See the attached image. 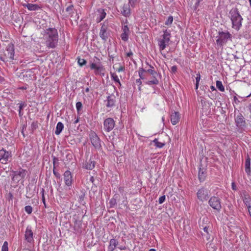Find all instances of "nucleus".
<instances>
[{
    "label": "nucleus",
    "instance_id": "f257e3e1",
    "mask_svg": "<svg viewBox=\"0 0 251 251\" xmlns=\"http://www.w3.org/2000/svg\"><path fill=\"white\" fill-rule=\"evenodd\" d=\"M44 39L46 46L51 49H54L58 45V34L55 28H48L45 30Z\"/></svg>",
    "mask_w": 251,
    "mask_h": 251
},
{
    "label": "nucleus",
    "instance_id": "f03ea898",
    "mask_svg": "<svg viewBox=\"0 0 251 251\" xmlns=\"http://www.w3.org/2000/svg\"><path fill=\"white\" fill-rule=\"evenodd\" d=\"M230 20L232 22V27L238 31L241 26L243 18L240 15L238 9L237 8H232L229 13Z\"/></svg>",
    "mask_w": 251,
    "mask_h": 251
},
{
    "label": "nucleus",
    "instance_id": "7ed1b4c3",
    "mask_svg": "<svg viewBox=\"0 0 251 251\" xmlns=\"http://www.w3.org/2000/svg\"><path fill=\"white\" fill-rule=\"evenodd\" d=\"M232 37V35L228 31L224 32L223 31H219L218 32V35L216 36L217 38L216 43L220 47H223L228 41H231Z\"/></svg>",
    "mask_w": 251,
    "mask_h": 251
},
{
    "label": "nucleus",
    "instance_id": "20e7f679",
    "mask_svg": "<svg viewBox=\"0 0 251 251\" xmlns=\"http://www.w3.org/2000/svg\"><path fill=\"white\" fill-rule=\"evenodd\" d=\"M235 123L237 128L241 132L244 131L247 127V123L246 119L242 113H239L235 117Z\"/></svg>",
    "mask_w": 251,
    "mask_h": 251
},
{
    "label": "nucleus",
    "instance_id": "39448f33",
    "mask_svg": "<svg viewBox=\"0 0 251 251\" xmlns=\"http://www.w3.org/2000/svg\"><path fill=\"white\" fill-rule=\"evenodd\" d=\"M89 138L91 142L95 149L100 151L102 149L101 140L97 134L94 131H91L89 134Z\"/></svg>",
    "mask_w": 251,
    "mask_h": 251
},
{
    "label": "nucleus",
    "instance_id": "423d86ee",
    "mask_svg": "<svg viewBox=\"0 0 251 251\" xmlns=\"http://www.w3.org/2000/svg\"><path fill=\"white\" fill-rule=\"evenodd\" d=\"M101 26L100 31V36L103 42H106L109 36V32L108 31V23L105 21L101 24Z\"/></svg>",
    "mask_w": 251,
    "mask_h": 251
},
{
    "label": "nucleus",
    "instance_id": "0eeeda50",
    "mask_svg": "<svg viewBox=\"0 0 251 251\" xmlns=\"http://www.w3.org/2000/svg\"><path fill=\"white\" fill-rule=\"evenodd\" d=\"M209 193L210 191L208 189L204 187L201 188L197 193L198 199L201 202L207 201L209 198Z\"/></svg>",
    "mask_w": 251,
    "mask_h": 251
},
{
    "label": "nucleus",
    "instance_id": "6e6552de",
    "mask_svg": "<svg viewBox=\"0 0 251 251\" xmlns=\"http://www.w3.org/2000/svg\"><path fill=\"white\" fill-rule=\"evenodd\" d=\"M209 205L217 211H220L221 209L220 199L217 197H212L208 201Z\"/></svg>",
    "mask_w": 251,
    "mask_h": 251
},
{
    "label": "nucleus",
    "instance_id": "1a4fd4ad",
    "mask_svg": "<svg viewBox=\"0 0 251 251\" xmlns=\"http://www.w3.org/2000/svg\"><path fill=\"white\" fill-rule=\"evenodd\" d=\"M145 73L150 74L152 75V80L146 82V84L151 85L153 84L157 85L159 83V81L156 78V76L158 75V74L155 70L151 69H146Z\"/></svg>",
    "mask_w": 251,
    "mask_h": 251
},
{
    "label": "nucleus",
    "instance_id": "9d476101",
    "mask_svg": "<svg viewBox=\"0 0 251 251\" xmlns=\"http://www.w3.org/2000/svg\"><path fill=\"white\" fill-rule=\"evenodd\" d=\"M104 129L107 132L111 131L115 126V121L111 118H108L106 119L104 122Z\"/></svg>",
    "mask_w": 251,
    "mask_h": 251
},
{
    "label": "nucleus",
    "instance_id": "9b49d317",
    "mask_svg": "<svg viewBox=\"0 0 251 251\" xmlns=\"http://www.w3.org/2000/svg\"><path fill=\"white\" fill-rule=\"evenodd\" d=\"M10 157H11V152L6 151L3 148L0 150V161L2 163H6Z\"/></svg>",
    "mask_w": 251,
    "mask_h": 251
},
{
    "label": "nucleus",
    "instance_id": "f8f14e48",
    "mask_svg": "<svg viewBox=\"0 0 251 251\" xmlns=\"http://www.w3.org/2000/svg\"><path fill=\"white\" fill-rule=\"evenodd\" d=\"M90 67L91 70H94V73L96 75H99L101 74V72H105V69L102 64L99 62V64L97 65L96 63H92L90 64Z\"/></svg>",
    "mask_w": 251,
    "mask_h": 251
},
{
    "label": "nucleus",
    "instance_id": "ddd939ff",
    "mask_svg": "<svg viewBox=\"0 0 251 251\" xmlns=\"http://www.w3.org/2000/svg\"><path fill=\"white\" fill-rule=\"evenodd\" d=\"M116 97L114 94H111L106 97V100H104L105 106L108 108H111L115 106Z\"/></svg>",
    "mask_w": 251,
    "mask_h": 251
},
{
    "label": "nucleus",
    "instance_id": "4468645a",
    "mask_svg": "<svg viewBox=\"0 0 251 251\" xmlns=\"http://www.w3.org/2000/svg\"><path fill=\"white\" fill-rule=\"evenodd\" d=\"M25 240L28 243H31L33 242V233L31 229V227L30 226H28L26 227L25 234Z\"/></svg>",
    "mask_w": 251,
    "mask_h": 251
},
{
    "label": "nucleus",
    "instance_id": "2eb2a0df",
    "mask_svg": "<svg viewBox=\"0 0 251 251\" xmlns=\"http://www.w3.org/2000/svg\"><path fill=\"white\" fill-rule=\"evenodd\" d=\"M4 55L7 58L13 59L14 56V46L12 44H9L7 47L6 50L4 52Z\"/></svg>",
    "mask_w": 251,
    "mask_h": 251
},
{
    "label": "nucleus",
    "instance_id": "dca6fc26",
    "mask_svg": "<svg viewBox=\"0 0 251 251\" xmlns=\"http://www.w3.org/2000/svg\"><path fill=\"white\" fill-rule=\"evenodd\" d=\"M251 23H249L248 25L246 26L245 30L243 31L242 35L244 38L246 39H250L251 37Z\"/></svg>",
    "mask_w": 251,
    "mask_h": 251
},
{
    "label": "nucleus",
    "instance_id": "f3484780",
    "mask_svg": "<svg viewBox=\"0 0 251 251\" xmlns=\"http://www.w3.org/2000/svg\"><path fill=\"white\" fill-rule=\"evenodd\" d=\"M22 5L26 7L30 11H36L40 9L41 7L38 4L33 3H23Z\"/></svg>",
    "mask_w": 251,
    "mask_h": 251
},
{
    "label": "nucleus",
    "instance_id": "a211bd4d",
    "mask_svg": "<svg viewBox=\"0 0 251 251\" xmlns=\"http://www.w3.org/2000/svg\"><path fill=\"white\" fill-rule=\"evenodd\" d=\"M179 119L178 112H175L171 115V122L173 125H176L179 122Z\"/></svg>",
    "mask_w": 251,
    "mask_h": 251
},
{
    "label": "nucleus",
    "instance_id": "6ab92c4d",
    "mask_svg": "<svg viewBox=\"0 0 251 251\" xmlns=\"http://www.w3.org/2000/svg\"><path fill=\"white\" fill-rule=\"evenodd\" d=\"M118 245V241L115 239H110L109 244L107 248L108 251H113Z\"/></svg>",
    "mask_w": 251,
    "mask_h": 251
},
{
    "label": "nucleus",
    "instance_id": "aec40b11",
    "mask_svg": "<svg viewBox=\"0 0 251 251\" xmlns=\"http://www.w3.org/2000/svg\"><path fill=\"white\" fill-rule=\"evenodd\" d=\"M121 12L122 15L125 17H129L131 14L129 5L127 4H124L123 7V11H122Z\"/></svg>",
    "mask_w": 251,
    "mask_h": 251
},
{
    "label": "nucleus",
    "instance_id": "412c9836",
    "mask_svg": "<svg viewBox=\"0 0 251 251\" xmlns=\"http://www.w3.org/2000/svg\"><path fill=\"white\" fill-rule=\"evenodd\" d=\"M244 197L243 200L245 204L247 206L248 209L251 208V200L250 198L246 194L245 192H243Z\"/></svg>",
    "mask_w": 251,
    "mask_h": 251
},
{
    "label": "nucleus",
    "instance_id": "4be33fe9",
    "mask_svg": "<svg viewBox=\"0 0 251 251\" xmlns=\"http://www.w3.org/2000/svg\"><path fill=\"white\" fill-rule=\"evenodd\" d=\"M201 103L203 110L205 109L206 110H209V112H210V107L212 105V102L208 101H206L204 100H201Z\"/></svg>",
    "mask_w": 251,
    "mask_h": 251
},
{
    "label": "nucleus",
    "instance_id": "5701e85b",
    "mask_svg": "<svg viewBox=\"0 0 251 251\" xmlns=\"http://www.w3.org/2000/svg\"><path fill=\"white\" fill-rule=\"evenodd\" d=\"M64 178L66 185L68 186H71L72 182V176L71 174H64Z\"/></svg>",
    "mask_w": 251,
    "mask_h": 251
},
{
    "label": "nucleus",
    "instance_id": "b1692460",
    "mask_svg": "<svg viewBox=\"0 0 251 251\" xmlns=\"http://www.w3.org/2000/svg\"><path fill=\"white\" fill-rule=\"evenodd\" d=\"M98 12L99 13V16L97 18V22L99 23L103 20V19L105 17L106 14L104 10L102 9H98Z\"/></svg>",
    "mask_w": 251,
    "mask_h": 251
},
{
    "label": "nucleus",
    "instance_id": "393cba45",
    "mask_svg": "<svg viewBox=\"0 0 251 251\" xmlns=\"http://www.w3.org/2000/svg\"><path fill=\"white\" fill-rule=\"evenodd\" d=\"M251 158L249 155L247 156L245 163V171L246 173L251 172Z\"/></svg>",
    "mask_w": 251,
    "mask_h": 251
},
{
    "label": "nucleus",
    "instance_id": "a878e982",
    "mask_svg": "<svg viewBox=\"0 0 251 251\" xmlns=\"http://www.w3.org/2000/svg\"><path fill=\"white\" fill-rule=\"evenodd\" d=\"M53 159V173H56L55 170L58 171L57 168L59 166V159L57 157H56L55 156H51Z\"/></svg>",
    "mask_w": 251,
    "mask_h": 251
},
{
    "label": "nucleus",
    "instance_id": "bb28decb",
    "mask_svg": "<svg viewBox=\"0 0 251 251\" xmlns=\"http://www.w3.org/2000/svg\"><path fill=\"white\" fill-rule=\"evenodd\" d=\"M64 128V125L63 124L59 122L57 124L56 129L55 131V133L56 135H59L60 134V133L62 132L63 129Z\"/></svg>",
    "mask_w": 251,
    "mask_h": 251
},
{
    "label": "nucleus",
    "instance_id": "cd10ccee",
    "mask_svg": "<svg viewBox=\"0 0 251 251\" xmlns=\"http://www.w3.org/2000/svg\"><path fill=\"white\" fill-rule=\"evenodd\" d=\"M95 167V161L90 159L85 163V168L87 170H92Z\"/></svg>",
    "mask_w": 251,
    "mask_h": 251
},
{
    "label": "nucleus",
    "instance_id": "c85d7f7f",
    "mask_svg": "<svg viewBox=\"0 0 251 251\" xmlns=\"http://www.w3.org/2000/svg\"><path fill=\"white\" fill-rule=\"evenodd\" d=\"M145 72L146 69H144L143 68H141L139 69L138 74L140 79H144L147 78V74L145 73Z\"/></svg>",
    "mask_w": 251,
    "mask_h": 251
},
{
    "label": "nucleus",
    "instance_id": "c756f323",
    "mask_svg": "<svg viewBox=\"0 0 251 251\" xmlns=\"http://www.w3.org/2000/svg\"><path fill=\"white\" fill-rule=\"evenodd\" d=\"M164 34L162 35L163 39H164L165 41H166L167 43H168L170 41V36L171 35L170 32L168 31L167 30H165L163 31Z\"/></svg>",
    "mask_w": 251,
    "mask_h": 251
},
{
    "label": "nucleus",
    "instance_id": "7c9ffc66",
    "mask_svg": "<svg viewBox=\"0 0 251 251\" xmlns=\"http://www.w3.org/2000/svg\"><path fill=\"white\" fill-rule=\"evenodd\" d=\"M27 104L25 102H22L20 103V105L19 106V117H22L23 115V112L22 111L23 109L26 106Z\"/></svg>",
    "mask_w": 251,
    "mask_h": 251
},
{
    "label": "nucleus",
    "instance_id": "2f4dec72",
    "mask_svg": "<svg viewBox=\"0 0 251 251\" xmlns=\"http://www.w3.org/2000/svg\"><path fill=\"white\" fill-rule=\"evenodd\" d=\"M166 41L164 39H160L159 40L158 45L160 50H164L166 47Z\"/></svg>",
    "mask_w": 251,
    "mask_h": 251
},
{
    "label": "nucleus",
    "instance_id": "473e14b6",
    "mask_svg": "<svg viewBox=\"0 0 251 251\" xmlns=\"http://www.w3.org/2000/svg\"><path fill=\"white\" fill-rule=\"evenodd\" d=\"M152 142L154 143V146L158 148H161L165 146V143L159 142L158 139L156 138L154 139Z\"/></svg>",
    "mask_w": 251,
    "mask_h": 251
},
{
    "label": "nucleus",
    "instance_id": "72a5a7b5",
    "mask_svg": "<svg viewBox=\"0 0 251 251\" xmlns=\"http://www.w3.org/2000/svg\"><path fill=\"white\" fill-rule=\"evenodd\" d=\"M82 104L81 102L78 101L76 103V108L77 110V113L78 114H80L82 113L81 111L82 109Z\"/></svg>",
    "mask_w": 251,
    "mask_h": 251
},
{
    "label": "nucleus",
    "instance_id": "f704fd0d",
    "mask_svg": "<svg viewBox=\"0 0 251 251\" xmlns=\"http://www.w3.org/2000/svg\"><path fill=\"white\" fill-rule=\"evenodd\" d=\"M110 75H111L112 79L115 82L118 83L120 86H121V84L120 83V80H119L118 76L115 73H112V72L110 73Z\"/></svg>",
    "mask_w": 251,
    "mask_h": 251
},
{
    "label": "nucleus",
    "instance_id": "c9c22d12",
    "mask_svg": "<svg viewBox=\"0 0 251 251\" xmlns=\"http://www.w3.org/2000/svg\"><path fill=\"white\" fill-rule=\"evenodd\" d=\"M216 87L220 91H225L224 86L223 85V84L221 81H216Z\"/></svg>",
    "mask_w": 251,
    "mask_h": 251
},
{
    "label": "nucleus",
    "instance_id": "e433bc0d",
    "mask_svg": "<svg viewBox=\"0 0 251 251\" xmlns=\"http://www.w3.org/2000/svg\"><path fill=\"white\" fill-rule=\"evenodd\" d=\"M129 33L123 32L121 35V39L124 41H127L128 40Z\"/></svg>",
    "mask_w": 251,
    "mask_h": 251
},
{
    "label": "nucleus",
    "instance_id": "4c0bfd02",
    "mask_svg": "<svg viewBox=\"0 0 251 251\" xmlns=\"http://www.w3.org/2000/svg\"><path fill=\"white\" fill-rule=\"evenodd\" d=\"M78 59V63L80 66H83V65H85L87 63V61L85 59L83 58H80V57L77 58Z\"/></svg>",
    "mask_w": 251,
    "mask_h": 251
},
{
    "label": "nucleus",
    "instance_id": "58836bf2",
    "mask_svg": "<svg viewBox=\"0 0 251 251\" xmlns=\"http://www.w3.org/2000/svg\"><path fill=\"white\" fill-rule=\"evenodd\" d=\"M140 0H128V3L130 6L134 8L135 6L136 3H139Z\"/></svg>",
    "mask_w": 251,
    "mask_h": 251
},
{
    "label": "nucleus",
    "instance_id": "ea45409f",
    "mask_svg": "<svg viewBox=\"0 0 251 251\" xmlns=\"http://www.w3.org/2000/svg\"><path fill=\"white\" fill-rule=\"evenodd\" d=\"M201 79V75L200 73L197 74V76L196 77V88L195 89L197 90L198 88L199 82Z\"/></svg>",
    "mask_w": 251,
    "mask_h": 251
},
{
    "label": "nucleus",
    "instance_id": "a19ab883",
    "mask_svg": "<svg viewBox=\"0 0 251 251\" xmlns=\"http://www.w3.org/2000/svg\"><path fill=\"white\" fill-rule=\"evenodd\" d=\"M173 21V17L172 16H169L167 19V20L165 22V25H171Z\"/></svg>",
    "mask_w": 251,
    "mask_h": 251
},
{
    "label": "nucleus",
    "instance_id": "79ce46f5",
    "mask_svg": "<svg viewBox=\"0 0 251 251\" xmlns=\"http://www.w3.org/2000/svg\"><path fill=\"white\" fill-rule=\"evenodd\" d=\"M66 11L68 12L69 14H72L74 12V5L71 4L68 6L66 9Z\"/></svg>",
    "mask_w": 251,
    "mask_h": 251
},
{
    "label": "nucleus",
    "instance_id": "37998d69",
    "mask_svg": "<svg viewBox=\"0 0 251 251\" xmlns=\"http://www.w3.org/2000/svg\"><path fill=\"white\" fill-rule=\"evenodd\" d=\"M38 122L37 121H35L32 122L31 125V128L32 130L33 131L34 130L38 128Z\"/></svg>",
    "mask_w": 251,
    "mask_h": 251
},
{
    "label": "nucleus",
    "instance_id": "c03bdc74",
    "mask_svg": "<svg viewBox=\"0 0 251 251\" xmlns=\"http://www.w3.org/2000/svg\"><path fill=\"white\" fill-rule=\"evenodd\" d=\"M25 211L27 214H30L32 212V207L31 206L27 205V206H25Z\"/></svg>",
    "mask_w": 251,
    "mask_h": 251
},
{
    "label": "nucleus",
    "instance_id": "a18cd8bd",
    "mask_svg": "<svg viewBox=\"0 0 251 251\" xmlns=\"http://www.w3.org/2000/svg\"><path fill=\"white\" fill-rule=\"evenodd\" d=\"M1 251H8V243L5 241L2 246Z\"/></svg>",
    "mask_w": 251,
    "mask_h": 251
},
{
    "label": "nucleus",
    "instance_id": "49530a36",
    "mask_svg": "<svg viewBox=\"0 0 251 251\" xmlns=\"http://www.w3.org/2000/svg\"><path fill=\"white\" fill-rule=\"evenodd\" d=\"M205 174H199V179L201 182L204 180L206 177Z\"/></svg>",
    "mask_w": 251,
    "mask_h": 251
},
{
    "label": "nucleus",
    "instance_id": "de8ad7c7",
    "mask_svg": "<svg viewBox=\"0 0 251 251\" xmlns=\"http://www.w3.org/2000/svg\"><path fill=\"white\" fill-rule=\"evenodd\" d=\"M165 199H166V197L165 195H163V196H161L159 198V200H158V203L159 204H162L165 201Z\"/></svg>",
    "mask_w": 251,
    "mask_h": 251
},
{
    "label": "nucleus",
    "instance_id": "09e8293b",
    "mask_svg": "<svg viewBox=\"0 0 251 251\" xmlns=\"http://www.w3.org/2000/svg\"><path fill=\"white\" fill-rule=\"evenodd\" d=\"M44 192H45V190L43 189H42V191H41L42 201H43L45 206L46 207V201H45V195H44Z\"/></svg>",
    "mask_w": 251,
    "mask_h": 251
},
{
    "label": "nucleus",
    "instance_id": "8fccbe9b",
    "mask_svg": "<svg viewBox=\"0 0 251 251\" xmlns=\"http://www.w3.org/2000/svg\"><path fill=\"white\" fill-rule=\"evenodd\" d=\"M203 0H197V1L194 6V10L196 11L197 10L198 7L200 5L201 2Z\"/></svg>",
    "mask_w": 251,
    "mask_h": 251
},
{
    "label": "nucleus",
    "instance_id": "3c124183",
    "mask_svg": "<svg viewBox=\"0 0 251 251\" xmlns=\"http://www.w3.org/2000/svg\"><path fill=\"white\" fill-rule=\"evenodd\" d=\"M111 207H113L116 204V201L115 199H112L109 201Z\"/></svg>",
    "mask_w": 251,
    "mask_h": 251
},
{
    "label": "nucleus",
    "instance_id": "603ef678",
    "mask_svg": "<svg viewBox=\"0 0 251 251\" xmlns=\"http://www.w3.org/2000/svg\"><path fill=\"white\" fill-rule=\"evenodd\" d=\"M122 30H123V32L129 33V29L127 25H124L122 27Z\"/></svg>",
    "mask_w": 251,
    "mask_h": 251
},
{
    "label": "nucleus",
    "instance_id": "864d4df0",
    "mask_svg": "<svg viewBox=\"0 0 251 251\" xmlns=\"http://www.w3.org/2000/svg\"><path fill=\"white\" fill-rule=\"evenodd\" d=\"M177 68L176 66H173L171 67V72L173 73H176L177 71Z\"/></svg>",
    "mask_w": 251,
    "mask_h": 251
},
{
    "label": "nucleus",
    "instance_id": "5fc2aeb1",
    "mask_svg": "<svg viewBox=\"0 0 251 251\" xmlns=\"http://www.w3.org/2000/svg\"><path fill=\"white\" fill-rule=\"evenodd\" d=\"M107 50L108 51V57H109L110 59H112V60H113L114 56V55L110 54V52H109V48H108Z\"/></svg>",
    "mask_w": 251,
    "mask_h": 251
},
{
    "label": "nucleus",
    "instance_id": "6e6d98bb",
    "mask_svg": "<svg viewBox=\"0 0 251 251\" xmlns=\"http://www.w3.org/2000/svg\"><path fill=\"white\" fill-rule=\"evenodd\" d=\"M125 70V67L124 66H120L118 69L117 71L120 72Z\"/></svg>",
    "mask_w": 251,
    "mask_h": 251
},
{
    "label": "nucleus",
    "instance_id": "4d7b16f0",
    "mask_svg": "<svg viewBox=\"0 0 251 251\" xmlns=\"http://www.w3.org/2000/svg\"><path fill=\"white\" fill-rule=\"evenodd\" d=\"M27 85L26 84L25 86H22V87H20L19 88V89H21V90H26L27 89Z\"/></svg>",
    "mask_w": 251,
    "mask_h": 251
},
{
    "label": "nucleus",
    "instance_id": "13d9d810",
    "mask_svg": "<svg viewBox=\"0 0 251 251\" xmlns=\"http://www.w3.org/2000/svg\"><path fill=\"white\" fill-rule=\"evenodd\" d=\"M221 114L223 115H224V116H226V111H225L223 108H221Z\"/></svg>",
    "mask_w": 251,
    "mask_h": 251
},
{
    "label": "nucleus",
    "instance_id": "bf43d9fd",
    "mask_svg": "<svg viewBox=\"0 0 251 251\" xmlns=\"http://www.w3.org/2000/svg\"><path fill=\"white\" fill-rule=\"evenodd\" d=\"M141 79L139 78V79H137L136 81V83L137 84H139V85H141V84H142V82H141Z\"/></svg>",
    "mask_w": 251,
    "mask_h": 251
},
{
    "label": "nucleus",
    "instance_id": "052dcab7",
    "mask_svg": "<svg viewBox=\"0 0 251 251\" xmlns=\"http://www.w3.org/2000/svg\"><path fill=\"white\" fill-rule=\"evenodd\" d=\"M232 188L234 190H236V187L234 182L232 183Z\"/></svg>",
    "mask_w": 251,
    "mask_h": 251
},
{
    "label": "nucleus",
    "instance_id": "680f3d73",
    "mask_svg": "<svg viewBox=\"0 0 251 251\" xmlns=\"http://www.w3.org/2000/svg\"><path fill=\"white\" fill-rule=\"evenodd\" d=\"M132 55H133V53L131 50L129 52H127L126 54V55L128 57H130V56H132Z\"/></svg>",
    "mask_w": 251,
    "mask_h": 251
},
{
    "label": "nucleus",
    "instance_id": "e2e57ef3",
    "mask_svg": "<svg viewBox=\"0 0 251 251\" xmlns=\"http://www.w3.org/2000/svg\"><path fill=\"white\" fill-rule=\"evenodd\" d=\"M234 100L235 103L239 102V101L238 100V99L236 96L234 97Z\"/></svg>",
    "mask_w": 251,
    "mask_h": 251
},
{
    "label": "nucleus",
    "instance_id": "0e129e2a",
    "mask_svg": "<svg viewBox=\"0 0 251 251\" xmlns=\"http://www.w3.org/2000/svg\"><path fill=\"white\" fill-rule=\"evenodd\" d=\"M119 249L121 250H125L126 249L125 246H121L119 247Z\"/></svg>",
    "mask_w": 251,
    "mask_h": 251
},
{
    "label": "nucleus",
    "instance_id": "69168bd1",
    "mask_svg": "<svg viewBox=\"0 0 251 251\" xmlns=\"http://www.w3.org/2000/svg\"><path fill=\"white\" fill-rule=\"evenodd\" d=\"M210 89H211L212 91H216V89H215V87L213 86H211Z\"/></svg>",
    "mask_w": 251,
    "mask_h": 251
},
{
    "label": "nucleus",
    "instance_id": "338daca9",
    "mask_svg": "<svg viewBox=\"0 0 251 251\" xmlns=\"http://www.w3.org/2000/svg\"><path fill=\"white\" fill-rule=\"evenodd\" d=\"M4 79L3 77L0 76V83H2L4 81Z\"/></svg>",
    "mask_w": 251,
    "mask_h": 251
},
{
    "label": "nucleus",
    "instance_id": "774afa93",
    "mask_svg": "<svg viewBox=\"0 0 251 251\" xmlns=\"http://www.w3.org/2000/svg\"><path fill=\"white\" fill-rule=\"evenodd\" d=\"M203 230L205 232L208 233V228L206 226L203 228Z\"/></svg>",
    "mask_w": 251,
    "mask_h": 251
}]
</instances>
